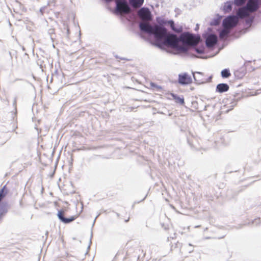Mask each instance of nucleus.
<instances>
[{"instance_id":"a211bd4d","label":"nucleus","mask_w":261,"mask_h":261,"mask_svg":"<svg viewBox=\"0 0 261 261\" xmlns=\"http://www.w3.org/2000/svg\"><path fill=\"white\" fill-rule=\"evenodd\" d=\"M57 216L59 219L63 223L64 221V219H65V217H64V211L62 210L59 211Z\"/></svg>"},{"instance_id":"f257e3e1","label":"nucleus","mask_w":261,"mask_h":261,"mask_svg":"<svg viewBox=\"0 0 261 261\" xmlns=\"http://www.w3.org/2000/svg\"><path fill=\"white\" fill-rule=\"evenodd\" d=\"M156 20L158 24L152 25L147 23L140 22L139 27L142 33L153 36L156 45L159 47L167 46L175 48L180 53H187L188 51V47L185 45H180L179 42L195 46L201 41L200 36L188 32L181 33L179 37L174 34L170 33L164 25L168 24L171 30L177 33H180L183 30L182 26L176 28L173 20H165L158 17Z\"/></svg>"},{"instance_id":"7ed1b4c3","label":"nucleus","mask_w":261,"mask_h":261,"mask_svg":"<svg viewBox=\"0 0 261 261\" xmlns=\"http://www.w3.org/2000/svg\"><path fill=\"white\" fill-rule=\"evenodd\" d=\"M130 11L127 2L125 0H117L116 1L115 12L117 14L124 13L127 14Z\"/></svg>"},{"instance_id":"412c9836","label":"nucleus","mask_w":261,"mask_h":261,"mask_svg":"<svg viewBox=\"0 0 261 261\" xmlns=\"http://www.w3.org/2000/svg\"><path fill=\"white\" fill-rule=\"evenodd\" d=\"M75 218L76 217L75 216H71L69 218H65L63 223L65 224L69 223L73 221L75 219Z\"/></svg>"},{"instance_id":"0eeeda50","label":"nucleus","mask_w":261,"mask_h":261,"mask_svg":"<svg viewBox=\"0 0 261 261\" xmlns=\"http://www.w3.org/2000/svg\"><path fill=\"white\" fill-rule=\"evenodd\" d=\"M138 15L143 20L150 21L152 20L151 12L147 8H141L139 11Z\"/></svg>"},{"instance_id":"c85d7f7f","label":"nucleus","mask_w":261,"mask_h":261,"mask_svg":"<svg viewBox=\"0 0 261 261\" xmlns=\"http://www.w3.org/2000/svg\"><path fill=\"white\" fill-rule=\"evenodd\" d=\"M189 246H192L193 245H192L191 244L189 243Z\"/></svg>"},{"instance_id":"4be33fe9","label":"nucleus","mask_w":261,"mask_h":261,"mask_svg":"<svg viewBox=\"0 0 261 261\" xmlns=\"http://www.w3.org/2000/svg\"><path fill=\"white\" fill-rule=\"evenodd\" d=\"M246 0H234L233 3L237 6H240L245 3Z\"/></svg>"},{"instance_id":"39448f33","label":"nucleus","mask_w":261,"mask_h":261,"mask_svg":"<svg viewBox=\"0 0 261 261\" xmlns=\"http://www.w3.org/2000/svg\"><path fill=\"white\" fill-rule=\"evenodd\" d=\"M193 74L196 83L198 84H202L207 82H210L211 81L212 79V76H210L207 78L204 75L203 73L200 72H195L193 73Z\"/></svg>"},{"instance_id":"473e14b6","label":"nucleus","mask_w":261,"mask_h":261,"mask_svg":"<svg viewBox=\"0 0 261 261\" xmlns=\"http://www.w3.org/2000/svg\"><path fill=\"white\" fill-rule=\"evenodd\" d=\"M42 190H43V188L42 187L41 188V191H42Z\"/></svg>"},{"instance_id":"4468645a","label":"nucleus","mask_w":261,"mask_h":261,"mask_svg":"<svg viewBox=\"0 0 261 261\" xmlns=\"http://www.w3.org/2000/svg\"><path fill=\"white\" fill-rule=\"evenodd\" d=\"M232 2L228 1L224 4L223 6V11L226 12H229L232 10Z\"/></svg>"},{"instance_id":"2eb2a0df","label":"nucleus","mask_w":261,"mask_h":261,"mask_svg":"<svg viewBox=\"0 0 261 261\" xmlns=\"http://www.w3.org/2000/svg\"><path fill=\"white\" fill-rule=\"evenodd\" d=\"M226 29L221 30L219 31V37L221 39H225L228 37L229 31Z\"/></svg>"},{"instance_id":"dca6fc26","label":"nucleus","mask_w":261,"mask_h":261,"mask_svg":"<svg viewBox=\"0 0 261 261\" xmlns=\"http://www.w3.org/2000/svg\"><path fill=\"white\" fill-rule=\"evenodd\" d=\"M221 74V76L223 78H228L231 75L229 70L228 69H223V70H222Z\"/></svg>"},{"instance_id":"423d86ee","label":"nucleus","mask_w":261,"mask_h":261,"mask_svg":"<svg viewBox=\"0 0 261 261\" xmlns=\"http://www.w3.org/2000/svg\"><path fill=\"white\" fill-rule=\"evenodd\" d=\"M237 19L235 16L230 15L226 17L222 22V26L224 29H229L236 25Z\"/></svg>"},{"instance_id":"ddd939ff","label":"nucleus","mask_w":261,"mask_h":261,"mask_svg":"<svg viewBox=\"0 0 261 261\" xmlns=\"http://www.w3.org/2000/svg\"><path fill=\"white\" fill-rule=\"evenodd\" d=\"M244 18H245V24L248 27H250L254 21V16L249 13V16H247Z\"/></svg>"},{"instance_id":"cd10ccee","label":"nucleus","mask_w":261,"mask_h":261,"mask_svg":"<svg viewBox=\"0 0 261 261\" xmlns=\"http://www.w3.org/2000/svg\"><path fill=\"white\" fill-rule=\"evenodd\" d=\"M193 249H191V250H189V252H193Z\"/></svg>"},{"instance_id":"aec40b11","label":"nucleus","mask_w":261,"mask_h":261,"mask_svg":"<svg viewBox=\"0 0 261 261\" xmlns=\"http://www.w3.org/2000/svg\"><path fill=\"white\" fill-rule=\"evenodd\" d=\"M194 49L197 54H202L204 53V47L203 46L199 47H194Z\"/></svg>"},{"instance_id":"6e6552de","label":"nucleus","mask_w":261,"mask_h":261,"mask_svg":"<svg viewBox=\"0 0 261 261\" xmlns=\"http://www.w3.org/2000/svg\"><path fill=\"white\" fill-rule=\"evenodd\" d=\"M178 83L181 85H186L192 83V80L190 75L187 73L179 74L178 75Z\"/></svg>"},{"instance_id":"9d476101","label":"nucleus","mask_w":261,"mask_h":261,"mask_svg":"<svg viewBox=\"0 0 261 261\" xmlns=\"http://www.w3.org/2000/svg\"><path fill=\"white\" fill-rule=\"evenodd\" d=\"M229 87L227 84L221 83L217 85L216 92L222 93L225 92L229 90Z\"/></svg>"},{"instance_id":"f03ea898","label":"nucleus","mask_w":261,"mask_h":261,"mask_svg":"<svg viewBox=\"0 0 261 261\" xmlns=\"http://www.w3.org/2000/svg\"><path fill=\"white\" fill-rule=\"evenodd\" d=\"M260 3L258 0H248L245 6L239 9L237 16L240 18H243L249 16V13L257 11L259 8Z\"/></svg>"},{"instance_id":"f8f14e48","label":"nucleus","mask_w":261,"mask_h":261,"mask_svg":"<svg viewBox=\"0 0 261 261\" xmlns=\"http://www.w3.org/2000/svg\"><path fill=\"white\" fill-rule=\"evenodd\" d=\"M130 5L135 8H140L143 4L144 0H129Z\"/></svg>"},{"instance_id":"6ab92c4d","label":"nucleus","mask_w":261,"mask_h":261,"mask_svg":"<svg viewBox=\"0 0 261 261\" xmlns=\"http://www.w3.org/2000/svg\"><path fill=\"white\" fill-rule=\"evenodd\" d=\"M221 17L214 19L211 22V25H218L221 22Z\"/></svg>"},{"instance_id":"b1692460","label":"nucleus","mask_w":261,"mask_h":261,"mask_svg":"<svg viewBox=\"0 0 261 261\" xmlns=\"http://www.w3.org/2000/svg\"><path fill=\"white\" fill-rule=\"evenodd\" d=\"M199 29V25L198 24H196V28L195 29V30L197 31Z\"/></svg>"},{"instance_id":"2f4dec72","label":"nucleus","mask_w":261,"mask_h":261,"mask_svg":"<svg viewBox=\"0 0 261 261\" xmlns=\"http://www.w3.org/2000/svg\"><path fill=\"white\" fill-rule=\"evenodd\" d=\"M208 31H210L211 30V29H210V28H208Z\"/></svg>"},{"instance_id":"7c9ffc66","label":"nucleus","mask_w":261,"mask_h":261,"mask_svg":"<svg viewBox=\"0 0 261 261\" xmlns=\"http://www.w3.org/2000/svg\"><path fill=\"white\" fill-rule=\"evenodd\" d=\"M97 217H98V216H96V217H95L94 222L95 221V220H96V219H97Z\"/></svg>"},{"instance_id":"a878e982","label":"nucleus","mask_w":261,"mask_h":261,"mask_svg":"<svg viewBox=\"0 0 261 261\" xmlns=\"http://www.w3.org/2000/svg\"><path fill=\"white\" fill-rule=\"evenodd\" d=\"M69 34V29H67V34L68 35Z\"/></svg>"},{"instance_id":"f3484780","label":"nucleus","mask_w":261,"mask_h":261,"mask_svg":"<svg viewBox=\"0 0 261 261\" xmlns=\"http://www.w3.org/2000/svg\"><path fill=\"white\" fill-rule=\"evenodd\" d=\"M150 87L153 90H155L156 91H158V92H160L162 90V88L161 86H159V85H156L155 83H153V82H151L150 83Z\"/></svg>"},{"instance_id":"bb28decb","label":"nucleus","mask_w":261,"mask_h":261,"mask_svg":"<svg viewBox=\"0 0 261 261\" xmlns=\"http://www.w3.org/2000/svg\"><path fill=\"white\" fill-rule=\"evenodd\" d=\"M40 12L42 14V13H43L42 8H41V9H40Z\"/></svg>"},{"instance_id":"393cba45","label":"nucleus","mask_w":261,"mask_h":261,"mask_svg":"<svg viewBox=\"0 0 261 261\" xmlns=\"http://www.w3.org/2000/svg\"><path fill=\"white\" fill-rule=\"evenodd\" d=\"M106 3H110L112 2L113 0H104Z\"/></svg>"},{"instance_id":"20e7f679","label":"nucleus","mask_w":261,"mask_h":261,"mask_svg":"<svg viewBox=\"0 0 261 261\" xmlns=\"http://www.w3.org/2000/svg\"><path fill=\"white\" fill-rule=\"evenodd\" d=\"M203 37L205 40V45L207 48H212L217 44L218 37L216 35L206 33L203 35Z\"/></svg>"},{"instance_id":"c756f323","label":"nucleus","mask_w":261,"mask_h":261,"mask_svg":"<svg viewBox=\"0 0 261 261\" xmlns=\"http://www.w3.org/2000/svg\"><path fill=\"white\" fill-rule=\"evenodd\" d=\"M9 54L11 56V53L10 51L9 52Z\"/></svg>"},{"instance_id":"9b49d317","label":"nucleus","mask_w":261,"mask_h":261,"mask_svg":"<svg viewBox=\"0 0 261 261\" xmlns=\"http://www.w3.org/2000/svg\"><path fill=\"white\" fill-rule=\"evenodd\" d=\"M170 95L173 98V99H174L175 100V102L176 103H180V105H182L184 104L185 100L183 97H180L178 96L177 95L173 93H171Z\"/></svg>"},{"instance_id":"1a4fd4ad","label":"nucleus","mask_w":261,"mask_h":261,"mask_svg":"<svg viewBox=\"0 0 261 261\" xmlns=\"http://www.w3.org/2000/svg\"><path fill=\"white\" fill-rule=\"evenodd\" d=\"M10 206L6 202H0V220L7 213Z\"/></svg>"},{"instance_id":"5701e85b","label":"nucleus","mask_w":261,"mask_h":261,"mask_svg":"<svg viewBox=\"0 0 261 261\" xmlns=\"http://www.w3.org/2000/svg\"><path fill=\"white\" fill-rule=\"evenodd\" d=\"M13 106L16 107V98H15L13 103Z\"/></svg>"}]
</instances>
